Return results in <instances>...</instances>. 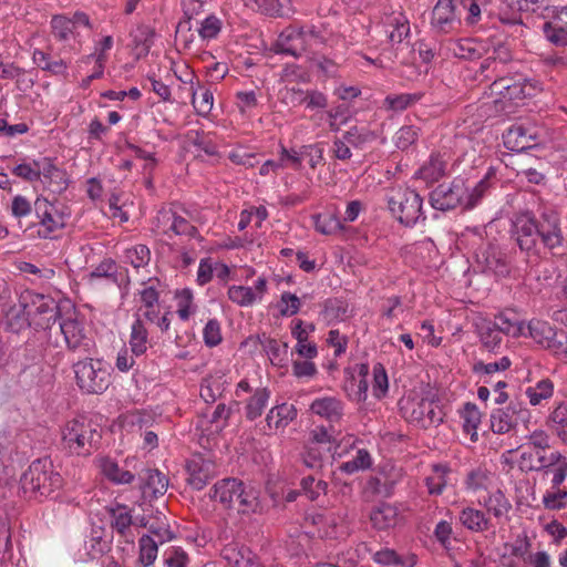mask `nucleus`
I'll list each match as a JSON object with an SVG mask.
<instances>
[{
    "label": "nucleus",
    "mask_w": 567,
    "mask_h": 567,
    "mask_svg": "<svg viewBox=\"0 0 567 567\" xmlns=\"http://www.w3.org/2000/svg\"><path fill=\"white\" fill-rule=\"evenodd\" d=\"M486 512L496 519H507L512 504L501 489H495L488 494L481 503Z\"/></svg>",
    "instance_id": "obj_32"
},
{
    "label": "nucleus",
    "mask_w": 567,
    "mask_h": 567,
    "mask_svg": "<svg viewBox=\"0 0 567 567\" xmlns=\"http://www.w3.org/2000/svg\"><path fill=\"white\" fill-rule=\"evenodd\" d=\"M188 83L192 104L196 114L207 116L214 106V92L212 87L200 83L199 80H195L194 75H190Z\"/></svg>",
    "instance_id": "obj_18"
},
{
    "label": "nucleus",
    "mask_w": 567,
    "mask_h": 567,
    "mask_svg": "<svg viewBox=\"0 0 567 567\" xmlns=\"http://www.w3.org/2000/svg\"><path fill=\"white\" fill-rule=\"evenodd\" d=\"M34 307L33 315L39 317L34 323L43 329H49L51 322H55L59 316V307L54 299L43 295H29Z\"/></svg>",
    "instance_id": "obj_19"
},
{
    "label": "nucleus",
    "mask_w": 567,
    "mask_h": 567,
    "mask_svg": "<svg viewBox=\"0 0 567 567\" xmlns=\"http://www.w3.org/2000/svg\"><path fill=\"white\" fill-rule=\"evenodd\" d=\"M453 0H439L433 8L431 24L437 32L447 33L458 24Z\"/></svg>",
    "instance_id": "obj_17"
},
{
    "label": "nucleus",
    "mask_w": 567,
    "mask_h": 567,
    "mask_svg": "<svg viewBox=\"0 0 567 567\" xmlns=\"http://www.w3.org/2000/svg\"><path fill=\"white\" fill-rule=\"evenodd\" d=\"M491 322L501 332V334H509L513 337L526 334L523 323L513 321L503 313L496 316L494 321Z\"/></svg>",
    "instance_id": "obj_54"
},
{
    "label": "nucleus",
    "mask_w": 567,
    "mask_h": 567,
    "mask_svg": "<svg viewBox=\"0 0 567 567\" xmlns=\"http://www.w3.org/2000/svg\"><path fill=\"white\" fill-rule=\"evenodd\" d=\"M480 338L483 346L488 350H494L502 342L501 332L492 324L491 321L480 327Z\"/></svg>",
    "instance_id": "obj_59"
},
{
    "label": "nucleus",
    "mask_w": 567,
    "mask_h": 567,
    "mask_svg": "<svg viewBox=\"0 0 567 567\" xmlns=\"http://www.w3.org/2000/svg\"><path fill=\"white\" fill-rule=\"evenodd\" d=\"M543 33L547 41L556 47H567V30L556 27L554 23L546 21L543 24Z\"/></svg>",
    "instance_id": "obj_61"
},
{
    "label": "nucleus",
    "mask_w": 567,
    "mask_h": 567,
    "mask_svg": "<svg viewBox=\"0 0 567 567\" xmlns=\"http://www.w3.org/2000/svg\"><path fill=\"white\" fill-rule=\"evenodd\" d=\"M25 305H19V306H9L7 307L4 311L6 317V324L9 330L12 332H20L24 329H27L31 322H30V315L31 311L25 310Z\"/></svg>",
    "instance_id": "obj_33"
},
{
    "label": "nucleus",
    "mask_w": 567,
    "mask_h": 567,
    "mask_svg": "<svg viewBox=\"0 0 567 567\" xmlns=\"http://www.w3.org/2000/svg\"><path fill=\"white\" fill-rule=\"evenodd\" d=\"M513 236L519 248L526 252L535 251L538 240L536 219L529 213L516 216L513 221Z\"/></svg>",
    "instance_id": "obj_12"
},
{
    "label": "nucleus",
    "mask_w": 567,
    "mask_h": 567,
    "mask_svg": "<svg viewBox=\"0 0 567 567\" xmlns=\"http://www.w3.org/2000/svg\"><path fill=\"white\" fill-rule=\"evenodd\" d=\"M275 45L279 53L295 58L301 56L307 52L302 28L295 25L285 28L278 35Z\"/></svg>",
    "instance_id": "obj_14"
},
{
    "label": "nucleus",
    "mask_w": 567,
    "mask_h": 567,
    "mask_svg": "<svg viewBox=\"0 0 567 567\" xmlns=\"http://www.w3.org/2000/svg\"><path fill=\"white\" fill-rule=\"evenodd\" d=\"M525 329L537 344L553 352L559 331L553 328L547 321L538 319L530 320Z\"/></svg>",
    "instance_id": "obj_22"
},
{
    "label": "nucleus",
    "mask_w": 567,
    "mask_h": 567,
    "mask_svg": "<svg viewBox=\"0 0 567 567\" xmlns=\"http://www.w3.org/2000/svg\"><path fill=\"white\" fill-rule=\"evenodd\" d=\"M392 29L389 31L388 38L392 44L401 43L410 34L409 19L402 12L393 14L388 22Z\"/></svg>",
    "instance_id": "obj_38"
},
{
    "label": "nucleus",
    "mask_w": 567,
    "mask_h": 567,
    "mask_svg": "<svg viewBox=\"0 0 567 567\" xmlns=\"http://www.w3.org/2000/svg\"><path fill=\"white\" fill-rule=\"evenodd\" d=\"M307 51H313L320 45L332 42V31L323 23L301 25Z\"/></svg>",
    "instance_id": "obj_28"
},
{
    "label": "nucleus",
    "mask_w": 567,
    "mask_h": 567,
    "mask_svg": "<svg viewBox=\"0 0 567 567\" xmlns=\"http://www.w3.org/2000/svg\"><path fill=\"white\" fill-rule=\"evenodd\" d=\"M161 281L157 278H148L142 282V288L138 289V302L144 308H152L158 306Z\"/></svg>",
    "instance_id": "obj_39"
},
{
    "label": "nucleus",
    "mask_w": 567,
    "mask_h": 567,
    "mask_svg": "<svg viewBox=\"0 0 567 567\" xmlns=\"http://www.w3.org/2000/svg\"><path fill=\"white\" fill-rule=\"evenodd\" d=\"M60 331L64 336V341L70 350H79L84 353L90 352L91 341L86 338L83 324L78 320L75 315L60 322Z\"/></svg>",
    "instance_id": "obj_13"
},
{
    "label": "nucleus",
    "mask_w": 567,
    "mask_h": 567,
    "mask_svg": "<svg viewBox=\"0 0 567 567\" xmlns=\"http://www.w3.org/2000/svg\"><path fill=\"white\" fill-rule=\"evenodd\" d=\"M543 496V504L545 508L549 511H559L567 506V491L558 488H551Z\"/></svg>",
    "instance_id": "obj_58"
},
{
    "label": "nucleus",
    "mask_w": 567,
    "mask_h": 567,
    "mask_svg": "<svg viewBox=\"0 0 567 567\" xmlns=\"http://www.w3.org/2000/svg\"><path fill=\"white\" fill-rule=\"evenodd\" d=\"M226 381L223 375H210L204 379L200 396L206 403H214L225 391Z\"/></svg>",
    "instance_id": "obj_37"
},
{
    "label": "nucleus",
    "mask_w": 567,
    "mask_h": 567,
    "mask_svg": "<svg viewBox=\"0 0 567 567\" xmlns=\"http://www.w3.org/2000/svg\"><path fill=\"white\" fill-rule=\"evenodd\" d=\"M310 410L329 422H338L343 416V403L336 396H322L313 400Z\"/></svg>",
    "instance_id": "obj_24"
},
{
    "label": "nucleus",
    "mask_w": 567,
    "mask_h": 567,
    "mask_svg": "<svg viewBox=\"0 0 567 567\" xmlns=\"http://www.w3.org/2000/svg\"><path fill=\"white\" fill-rule=\"evenodd\" d=\"M316 229L323 235H333L343 229L342 221L333 214L318 215L315 220Z\"/></svg>",
    "instance_id": "obj_55"
},
{
    "label": "nucleus",
    "mask_w": 567,
    "mask_h": 567,
    "mask_svg": "<svg viewBox=\"0 0 567 567\" xmlns=\"http://www.w3.org/2000/svg\"><path fill=\"white\" fill-rule=\"evenodd\" d=\"M489 174L470 188L465 181L455 178L450 184H441L430 194V203L434 209L449 210L462 206L466 209L475 207L489 189Z\"/></svg>",
    "instance_id": "obj_1"
},
{
    "label": "nucleus",
    "mask_w": 567,
    "mask_h": 567,
    "mask_svg": "<svg viewBox=\"0 0 567 567\" xmlns=\"http://www.w3.org/2000/svg\"><path fill=\"white\" fill-rule=\"evenodd\" d=\"M538 237L544 246L553 251H563L565 240L563 237L558 213L551 208H544L536 220Z\"/></svg>",
    "instance_id": "obj_10"
},
{
    "label": "nucleus",
    "mask_w": 567,
    "mask_h": 567,
    "mask_svg": "<svg viewBox=\"0 0 567 567\" xmlns=\"http://www.w3.org/2000/svg\"><path fill=\"white\" fill-rule=\"evenodd\" d=\"M101 440L99 425L85 415H79L62 427V444L65 450L76 455H89Z\"/></svg>",
    "instance_id": "obj_3"
},
{
    "label": "nucleus",
    "mask_w": 567,
    "mask_h": 567,
    "mask_svg": "<svg viewBox=\"0 0 567 567\" xmlns=\"http://www.w3.org/2000/svg\"><path fill=\"white\" fill-rule=\"evenodd\" d=\"M477 261L482 265L483 271L491 272L496 277H505L509 272L505 255L494 246L477 254Z\"/></svg>",
    "instance_id": "obj_23"
},
{
    "label": "nucleus",
    "mask_w": 567,
    "mask_h": 567,
    "mask_svg": "<svg viewBox=\"0 0 567 567\" xmlns=\"http://www.w3.org/2000/svg\"><path fill=\"white\" fill-rule=\"evenodd\" d=\"M450 470L445 465L435 464L432 474L425 478L427 491L431 495H441L447 484V474Z\"/></svg>",
    "instance_id": "obj_44"
},
{
    "label": "nucleus",
    "mask_w": 567,
    "mask_h": 567,
    "mask_svg": "<svg viewBox=\"0 0 567 567\" xmlns=\"http://www.w3.org/2000/svg\"><path fill=\"white\" fill-rule=\"evenodd\" d=\"M509 367L511 360L507 357H503L495 362H477L474 364L473 371L481 377V380L484 383H491V379L494 373L505 371Z\"/></svg>",
    "instance_id": "obj_48"
},
{
    "label": "nucleus",
    "mask_w": 567,
    "mask_h": 567,
    "mask_svg": "<svg viewBox=\"0 0 567 567\" xmlns=\"http://www.w3.org/2000/svg\"><path fill=\"white\" fill-rule=\"evenodd\" d=\"M451 51L458 59L473 60L481 56V52L470 39H462L454 42Z\"/></svg>",
    "instance_id": "obj_57"
},
{
    "label": "nucleus",
    "mask_w": 567,
    "mask_h": 567,
    "mask_svg": "<svg viewBox=\"0 0 567 567\" xmlns=\"http://www.w3.org/2000/svg\"><path fill=\"white\" fill-rule=\"evenodd\" d=\"M175 214L176 212L172 208H163L158 210L154 219V228L161 234L169 235L175 221Z\"/></svg>",
    "instance_id": "obj_64"
},
{
    "label": "nucleus",
    "mask_w": 567,
    "mask_h": 567,
    "mask_svg": "<svg viewBox=\"0 0 567 567\" xmlns=\"http://www.w3.org/2000/svg\"><path fill=\"white\" fill-rule=\"evenodd\" d=\"M550 420L553 427L556 431L559 439L567 443V405H558L551 413Z\"/></svg>",
    "instance_id": "obj_60"
},
{
    "label": "nucleus",
    "mask_w": 567,
    "mask_h": 567,
    "mask_svg": "<svg viewBox=\"0 0 567 567\" xmlns=\"http://www.w3.org/2000/svg\"><path fill=\"white\" fill-rule=\"evenodd\" d=\"M554 385L549 379L540 380L535 386L526 390V395L532 405H538L543 400H547L553 395Z\"/></svg>",
    "instance_id": "obj_52"
},
{
    "label": "nucleus",
    "mask_w": 567,
    "mask_h": 567,
    "mask_svg": "<svg viewBox=\"0 0 567 567\" xmlns=\"http://www.w3.org/2000/svg\"><path fill=\"white\" fill-rule=\"evenodd\" d=\"M186 467L189 475L187 481L197 491L203 489L213 477L212 463L200 456L189 460Z\"/></svg>",
    "instance_id": "obj_26"
},
{
    "label": "nucleus",
    "mask_w": 567,
    "mask_h": 567,
    "mask_svg": "<svg viewBox=\"0 0 567 567\" xmlns=\"http://www.w3.org/2000/svg\"><path fill=\"white\" fill-rule=\"evenodd\" d=\"M342 136L353 147H362V145L373 141L375 137L371 131L357 126L350 127Z\"/></svg>",
    "instance_id": "obj_62"
},
{
    "label": "nucleus",
    "mask_w": 567,
    "mask_h": 567,
    "mask_svg": "<svg viewBox=\"0 0 567 567\" xmlns=\"http://www.w3.org/2000/svg\"><path fill=\"white\" fill-rule=\"evenodd\" d=\"M373 460L371 454L365 449H360L355 455L347 462L339 465V470L348 475L354 474L359 471L368 470L372 466Z\"/></svg>",
    "instance_id": "obj_41"
},
{
    "label": "nucleus",
    "mask_w": 567,
    "mask_h": 567,
    "mask_svg": "<svg viewBox=\"0 0 567 567\" xmlns=\"http://www.w3.org/2000/svg\"><path fill=\"white\" fill-rule=\"evenodd\" d=\"M460 523L473 533H483L491 528V519L486 514L474 507H465L460 512Z\"/></svg>",
    "instance_id": "obj_30"
},
{
    "label": "nucleus",
    "mask_w": 567,
    "mask_h": 567,
    "mask_svg": "<svg viewBox=\"0 0 567 567\" xmlns=\"http://www.w3.org/2000/svg\"><path fill=\"white\" fill-rule=\"evenodd\" d=\"M447 159L445 154L432 153L426 162L415 172V177L426 184H433L445 175Z\"/></svg>",
    "instance_id": "obj_25"
},
{
    "label": "nucleus",
    "mask_w": 567,
    "mask_h": 567,
    "mask_svg": "<svg viewBox=\"0 0 567 567\" xmlns=\"http://www.w3.org/2000/svg\"><path fill=\"white\" fill-rule=\"evenodd\" d=\"M388 205L396 219L405 226H413L420 219H425L422 210L423 199L412 188H393L388 195Z\"/></svg>",
    "instance_id": "obj_5"
},
{
    "label": "nucleus",
    "mask_w": 567,
    "mask_h": 567,
    "mask_svg": "<svg viewBox=\"0 0 567 567\" xmlns=\"http://www.w3.org/2000/svg\"><path fill=\"white\" fill-rule=\"evenodd\" d=\"M492 91L498 94L504 101L523 100L526 93V86L519 81H513L508 78H499L492 83Z\"/></svg>",
    "instance_id": "obj_27"
},
{
    "label": "nucleus",
    "mask_w": 567,
    "mask_h": 567,
    "mask_svg": "<svg viewBox=\"0 0 567 567\" xmlns=\"http://www.w3.org/2000/svg\"><path fill=\"white\" fill-rule=\"evenodd\" d=\"M20 485L25 497H48L62 486V477L50 462L37 460L22 474Z\"/></svg>",
    "instance_id": "obj_4"
},
{
    "label": "nucleus",
    "mask_w": 567,
    "mask_h": 567,
    "mask_svg": "<svg viewBox=\"0 0 567 567\" xmlns=\"http://www.w3.org/2000/svg\"><path fill=\"white\" fill-rule=\"evenodd\" d=\"M546 458L539 457V466H528L529 471H544L545 474H551V488H558L567 477V457L559 452L550 453Z\"/></svg>",
    "instance_id": "obj_16"
},
{
    "label": "nucleus",
    "mask_w": 567,
    "mask_h": 567,
    "mask_svg": "<svg viewBox=\"0 0 567 567\" xmlns=\"http://www.w3.org/2000/svg\"><path fill=\"white\" fill-rule=\"evenodd\" d=\"M32 60L40 69L54 75H62L68 69L66 63L62 59L50 60L49 55L41 50H34Z\"/></svg>",
    "instance_id": "obj_47"
},
{
    "label": "nucleus",
    "mask_w": 567,
    "mask_h": 567,
    "mask_svg": "<svg viewBox=\"0 0 567 567\" xmlns=\"http://www.w3.org/2000/svg\"><path fill=\"white\" fill-rule=\"evenodd\" d=\"M267 292V280L259 277L254 287L230 286L228 288V298L240 307H250L257 301H261Z\"/></svg>",
    "instance_id": "obj_15"
},
{
    "label": "nucleus",
    "mask_w": 567,
    "mask_h": 567,
    "mask_svg": "<svg viewBox=\"0 0 567 567\" xmlns=\"http://www.w3.org/2000/svg\"><path fill=\"white\" fill-rule=\"evenodd\" d=\"M187 140L190 144L203 151L205 154L213 156L217 153V146L213 142L210 134L199 130H190L187 132Z\"/></svg>",
    "instance_id": "obj_50"
},
{
    "label": "nucleus",
    "mask_w": 567,
    "mask_h": 567,
    "mask_svg": "<svg viewBox=\"0 0 567 567\" xmlns=\"http://www.w3.org/2000/svg\"><path fill=\"white\" fill-rule=\"evenodd\" d=\"M463 419V427L471 435L473 442L477 441V429L481 424V412L474 403H466L461 413Z\"/></svg>",
    "instance_id": "obj_43"
},
{
    "label": "nucleus",
    "mask_w": 567,
    "mask_h": 567,
    "mask_svg": "<svg viewBox=\"0 0 567 567\" xmlns=\"http://www.w3.org/2000/svg\"><path fill=\"white\" fill-rule=\"evenodd\" d=\"M102 473L112 482L116 484H128L133 482L134 474L130 471L121 468L117 463L110 458H104L101 462Z\"/></svg>",
    "instance_id": "obj_46"
},
{
    "label": "nucleus",
    "mask_w": 567,
    "mask_h": 567,
    "mask_svg": "<svg viewBox=\"0 0 567 567\" xmlns=\"http://www.w3.org/2000/svg\"><path fill=\"white\" fill-rule=\"evenodd\" d=\"M261 348L270 359L271 363L278 367L284 365L287 360L288 344L276 339L264 337L260 340Z\"/></svg>",
    "instance_id": "obj_36"
},
{
    "label": "nucleus",
    "mask_w": 567,
    "mask_h": 567,
    "mask_svg": "<svg viewBox=\"0 0 567 567\" xmlns=\"http://www.w3.org/2000/svg\"><path fill=\"white\" fill-rule=\"evenodd\" d=\"M246 553H252L248 547L237 543H230L224 546L220 551L221 557L231 567H240L246 560Z\"/></svg>",
    "instance_id": "obj_51"
},
{
    "label": "nucleus",
    "mask_w": 567,
    "mask_h": 567,
    "mask_svg": "<svg viewBox=\"0 0 567 567\" xmlns=\"http://www.w3.org/2000/svg\"><path fill=\"white\" fill-rule=\"evenodd\" d=\"M230 416V409L227 408L224 403H219L214 412L212 413L209 419H203L200 421L202 426H204L205 422L210 424V429H208L210 432H219L221 431L226 424L227 420Z\"/></svg>",
    "instance_id": "obj_56"
},
{
    "label": "nucleus",
    "mask_w": 567,
    "mask_h": 567,
    "mask_svg": "<svg viewBox=\"0 0 567 567\" xmlns=\"http://www.w3.org/2000/svg\"><path fill=\"white\" fill-rule=\"evenodd\" d=\"M288 2V0H245L247 7L271 17H282Z\"/></svg>",
    "instance_id": "obj_42"
},
{
    "label": "nucleus",
    "mask_w": 567,
    "mask_h": 567,
    "mask_svg": "<svg viewBox=\"0 0 567 567\" xmlns=\"http://www.w3.org/2000/svg\"><path fill=\"white\" fill-rule=\"evenodd\" d=\"M111 524L120 535L125 536L132 525V514L127 506L116 504L109 509Z\"/></svg>",
    "instance_id": "obj_40"
},
{
    "label": "nucleus",
    "mask_w": 567,
    "mask_h": 567,
    "mask_svg": "<svg viewBox=\"0 0 567 567\" xmlns=\"http://www.w3.org/2000/svg\"><path fill=\"white\" fill-rule=\"evenodd\" d=\"M140 488L144 496L164 495L168 487V478L156 468H143L138 472Z\"/></svg>",
    "instance_id": "obj_20"
},
{
    "label": "nucleus",
    "mask_w": 567,
    "mask_h": 567,
    "mask_svg": "<svg viewBox=\"0 0 567 567\" xmlns=\"http://www.w3.org/2000/svg\"><path fill=\"white\" fill-rule=\"evenodd\" d=\"M529 420V410L519 401H511L506 408H498L492 412L491 429L495 434H506L519 422L526 424Z\"/></svg>",
    "instance_id": "obj_8"
},
{
    "label": "nucleus",
    "mask_w": 567,
    "mask_h": 567,
    "mask_svg": "<svg viewBox=\"0 0 567 567\" xmlns=\"http://www.w3.org/2000/svg\"><path fill=\"white\" fill-rule=\"evenodd\" d=\"M399 514L396 507L388 503L375 506L370 514V520L374 528L384 530L396 525Z\"/></svg>",
    "instance_id": "obj_31"
},
{
    "label": "nucleus",
    "mask_w": 567,
    "mask_h": 567,
    "mask_svg": "<svg viewBox=\"0 0 567 567\" xmlns=\"http://www.w3.org/2000/svg\"><path fill=\"white\" fill-rule=\"evenodd\" d=\"M270 392L266 388L257 389L246 405V416L249 420L259 417L268 404Z\"/></svg>",
    "instance_id": "obj_45"
},
{
    "label": "nucleus",
    "mask_w": 567,
    "mask_h": 567,
    "mask_svg": "<svg viewBox=\"0 0 567 567\" xmlns=\"http://www.w3.org/2000/svg\"><path fill=\"white\" fill-rule=\"evenodd\" d=\"M401 412L408 422L424 429L443 421L440 405L429 398H406L401 402Z\"/></svg>",
    "instance_id": "obj_6"
},
{
    "label": "nucleus",
    "mask_w": 567,
    "mask_h": 567,
    "mask_svg": "<svg viewBox=\"0 0 567 567\" xmlns=\"http://www.w3.org/2000/svg\"><path fill=\"white\" fill-rule=\"evenodd\" d=\"M209 496L225 508L234 509L241 515H251L260 509L259 492L237 478L217 482Z\"/></svg>",
    "instance_id": "obj_2"
},
{
    "label": "nucleus",
    "mask_w": 567,
    "mask_h": 567,
    "mask_svg": "<svg viewBox=\"0 0 567 567\" xmlns=\"http://www.w3.org/2000/svg\"><path fill=\"white\" fill-rule=\"evenodd\" d=\"M41 229L39 235L49 238L51 235L64 226V218L59 213L56 206L44 197H38L33 205Z\"/></svg>",
    "instance_id": "obj_11"
},
{
    "label": "nucleus",
    "mask_w": 567,
    "mask_h": 567,
    "mask_svg": "<svg viewBox=\"0 0 567 567\" xmlns=\"http://www.w3.org/2000/svg\"><path fill=\"white\" fill-rule=\"evenodd\" d=\"M40 169V181L53 193H61L68 186V177L64 171L56 167L49 157L40 158L37 164Z\"/></svg>",
    "instance_id": "obj_21"
},
{
    "label": "nucleus",
    "mask_w": 567,
    "mask_h": 567,
    "mask_svg": "<svg viewBox=\"0 0 567 567\" xmlns=\"http://www.w3.org/2000/svg\"><path fill=\"white\" fill-rule=\"evenodd\" d=\"M297 416L293 405L284 403L272 408L267 414L266 422L269 429H281L288 425Z\"/></svg>",
    "instance_id": "obj_35"
},
{
    "label": "nucleus",
    "mask_w": 567,
    "mask_h": 567,
    "mask_svg": "<svg viewBox=\"0 0 567 567\" xmlns=\"http://www.w3.org/2000/svg\"><path fill=\"white\" fill-rule=\"evenodd\" d=\"M423 95L424 94L422 92L389 94L383 100L382 107L386 112H403L421 101Z\"/></svg>",
    "instance_id": "obj_34"
},
{
    "label": "nucleus",
    "mask_w": 567,
    "mask_h": 567,
    "mask_svg": "<svg viewBox=\"0 0 567 567\" xmlns=\"http://www.w3.org/2000/svg\"><path fill=\"white\" fill-rule=\"evenodd\" d=\"M124 262L132 265L135 269L145 267L151 260V250L145 245H135L124 251Z\"/></svg>",
    "instance_id": "obj_49"
},
{
    "label": "nucleus",
    "mask_w": 567,
    "mask_h": 567,
    "mask_svg": "<svg viewBox=\"0 0 567 567\" xmlns=\"http://www.w3.org/2000/svg\"><path fill=\"white\" fill-rule=\"evenodd\" d=\"M540 137L542 130L529 122L513 124L503 135L505 147L517 153L533 148Z\"/></svg>",
    "instance_id": "obj_9"
},
{
    "label": "nucleus",
    "mask_w": 567,
    "mask_h": 567,
    "mask_svg": "<svg viewBox=\"0 0 567 567\" xmlns=\"http://www.w3.org/2000/svg\"><path fill=\"white\" fill-rule=\"evenodd\" d=\"M196 308L193 303V293L189 289H183L177 293V315L186 321L195 312Z\"/></svg>",
    "instance_id": "obj_63"
},
{
    "label": "nucleus",
    "mask_w": 567,
    "mask_h": 567,
    "mask_svg": "<svg viewBox=\"0 0 567 567\" xmlns=\"http://www.w3.org/2000/svg\"><path fill=\"white\" fill-rule=\"evenodd\" d=\"M128 346L135 357L143 355L148 349V331L138 313L135 315V320L131 326Z\"/></svg>",
    "instance_id": "obj_29"
},
{
    "label": "nucleus",
    "mask_w": 567,
    "mask_h": 567,
    "mask_svg": "<svg viewBox=\"0 0 567 567\" xmlns=\"http://www.w3.org/2000/svg\"><path fill=\"white\" fill-rule=\"evenodd\" d=\"M493 478L494 475L492 472L478 467L468 473L466 478V486L473 492L487 489L492 485Z\"/></svg>",
    "instance_id": "obj_53"
},
{
    "label": "nucleus",
    "mask_w": 567,
    "mask_h": 567,
    "mask_svg": "<svg viewBox=\"0 0 567 567\" xmlns=\"http://www.w3.org/2000/svg\"><path fill=\"white\" fill-rule=\"evenodd\" d=\"M76 383L87 393H102L109 388L110 374L101 361L83 360L74 364Z\"/></svg>",
    "instance_id": "obj_7"
}]
</instances>
